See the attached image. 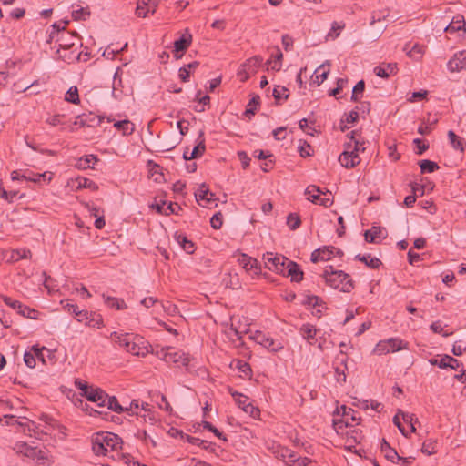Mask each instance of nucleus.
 <instances>
[{
  "label": "nucleus",
  "mask_w": 466,
  "mask_h": 466,
  "mask_svg": "<svg viewBox=\"0 0 466 466\" xmlns=\"http://www.w3.org/2000/svg\"><path fill=\"white\" fill-rule=\"evenodd\" d=\"M110 338L115 343L132 355L145 356L148 352V348L143 338L137 335L129 333L118 334L114 331L110 334Z\"/></svg>",
  "instance_id": "nucleus-1"
},
{
  "label": "nucleus",
  "mask_w": 466,
  "mask_h": 466,
  "mask_svg": "<svg viewBox=\"0 0 466 466\" xmlns=\"http://www.w3.org/2000/svg\"><path fill=\"white\" fill-rule=\"evenodd\" d=\"M122 439L112 432L100 431L92 439V449L96 455H106L108 449L113 451L122 449Z\"/></svg>",
  "instance_id": "nucleus-2"
},
{
  "label": "nucleus",
  "mask_w": 466,
  "mask_h": 466,
  "mask_svg": "<svg viewBox=\"0 0 466 466\" xmlns=\"http://www.w3.org/2000/svg\"><path fill=\"white\" fill-rule=\"evenodd\" d=\"M322 276L328 285L342 292H350L354 288L350 275L342 270H334L332 266L327 267Z\"/></svg>",
  "instance_id": "nucleus-3"
},
{
  "label": "nucleus",
  "mask_w": 466,
  "mask_h": 466,
  "mask_svg": "<svg viewBox=\"0 0 466 466\" xmlns=\"http://www.w3.org/2000/svg\"><path fill=\"white\" fill-rule=\"evenodd\" d=\"M65 25L68 24V21H64ZM58 48L61 50L67 51L76 47L77 45L82 46L80 42V36L76 32H68L66 30V25L61 27V33L58 34L56 38Z\"/></svg>",
  "instance_id": "nucleus-4"
},
{
  "label": "nucleus",
  "mask_w": 466,
  "mask_h": 466,
  "mask_svg": "<svg viewBox=\"0 0 466 466\" xmlns=\"http://www.w3.org/2000/svg\"><path fill=\"white\" fill-rule=\"evenodd\" d=\"M13 449L17 454H22L33 460L44 461L47 459L44 451L37 449V447L29 446L26 442L18 441L15 443Z\"/></svg>",
  "instance_id": "nucleus-5"
},
{
  "label": "nucleus",
  "mask_w": 466,
  "mask_h": 466,
  "mask_svg": "<svg viewBox=\"0 0 466 466\" xmlns=\"http://www.w3.org/2000/svg\"><path fill=\"white\" fill-rule=\"evenodd\" d=\"M250 339H253L256 343L263 346L264 348L272 352H278L283 348L279 341L275 340L273 338L269 336H267L260 330H256L250 336Z\"/></svg>",
  "instance_id": "nucleus-6"
},
{
  "label": "nucleus",
  "mask_w": 466,
  "mask_h": 466,
  "mask_svg": "<svg viewBox=\"0 0 466 466\" xmlns=\"http://www.w3.org/2000/svg\"><path fill=\"white\" fill-rule=\"evenodd\" d=\"M3 301L5 305L9 306L10 308L15 309L18 314H20L23 317L36 319L38 312L33 309H30L29 307L22 304L20 301L16 299H13L10 297L5 296L3 298Z\"/></svg>",
  "instance_id": "nucleus-7"
},
{
  "label": "nucleus",
  "mask_w": 466,
  "mask_h": 466,
  "mask_svg": "<svg viewBox=\"0 0 466 466\" xmlns=\"http://www.w3.org/2000/svg\"><path fill=\"white\" fill-rule=\"evenodd\" d=\"M350 148L351 144H347L346 149L340 154L339 157V161L340 162L341 166L347 168H352L360 162L359 155L354 151H350Z\"/></svg>",
  "instance_id": "nucleus-8"
},
{
  "label": "nucleus",
  "mask_w": 466,
  "mask_h": 466,
  "mask_svg": "<svg viewBox=\"0 0 466 466\" xmlns=\"http://www.w3.org/2000/svg\"><path fill=\"white\" fill-rule=\"evenodd\" d=\"M158 5L159 0H138L136 15L139 17H146L149 13L155 14Z\"/></svg>",
  "instance_id": "nucleus-9"
},
{
  "label": "nucleus",
  "mask_w": 466,
  "mask_h": 466,
  "mask_svg": "<svg viewBox=\"0 0 466 466\" xmlns=\"http://www.w3.org/2000/svg\"><path fill=\"white\" fill-rule=\"evenodd\" d=\"M196 200L198 204L207 207L208 204L214 202L216 198L214 194L209 191L208 186L203 183L199 186L198 191L195 193Z\"/></svg>",
  "instance_id": "nucleus-10"
},
{
  "label": "nucleus",
  "mask_w": 466,
  "mask_h": 466,
  "mask_svg": "<svg viewBox=\"0 0 466 466\" xmlns=\"http://www.w3.org/2000/svg\"><path fill=\"white\" fill-rule=\"evenodd\" d=\"M448 69L451 72H459L466 69V51L456 53L447 64Z\"/></svg>",
  "instance_id": "nucleus-11"
},
{
  "label": "nucleus",
  "mask_w": 466,
  "mask_h": 466,
  "mask_svg": "<svg viewBox=\"0 0 466 466\" xmlns=\"http://www.w3.org/2000/svg\"><path fill=\"white\" fill-rule=\"evenodd\" d=\"M87 400L95 402L98 407H105V400L107 393L100 388L92 387L84 396Z\"/></svg>",
  "instance_id": "nucleus-12"
},
{
  "label": "nucleus",
  "mask_w": 466,
  "mask_h": 466,
  "mask_svg": "<svg viewBox=\"0 0 466 466\" xmlns=\"http://www.w3.org/2000/svg\"><path fill=\"white\" fill-rule=\"evenodd\" d=\"M263 59L260 56H254L250 58H248L243 65L242 69L238 71V75H242L243 73L246 74V76L242 78V81L247 80L248 77V72H256V69L260 66Z\"/></svg>",
  "instance_id": "nucleus-13"
},
{
  "label": "nucleus",
  "mask_w": 466,
  "mask_h": 466,
  "mask_svg": "<svg viewBox=\"0 0 466 466\" xmlns=\"http://www.w3.org/2000/svg\"><path fill=\"white\" fill-rule=\"evenodd\" d=\"M57 59H60L67 64L79 61L81 59L82 52H77V46L67 51L57 49L56 52Z\"/></svg>",
  "instance_id": "nucleus-14"
},
{
  "label": "nucleus",
  "mask_w": 466,
  "mask_h": 466,
  "mask_svg": "<svg viewBox=\"0 0 466 466\" xmlns=\"http://www.w3.org/2000/svg\"><path fill=\"white\" fill-rule=\"evenodd\" d=\"M380 451L384 454V457L392 463H398L401 459L396 450L391 448L390 443L385 439H383L381 441Z\"/></svg>",
  "instance_id": "nucleus-15"
},
{
  "label": "nucleus",
  "mask_w": 466,
  "mask_h": 466,
  "mask_svg": "<svg viewBox=\"0 0 466 466\" xmlns=\"http://www.w3.org/2000/svg\"><path fill=\"white\" fill-rule=\"evenodd\" d=\"M238 262L246 271L255 269V274H258L260 268L258 267V260L247 254L242 253L238 258Z\"/></svg>",
  "instance_id": "nucleus-16"
},
{
  "label": "nucleus",
  "mask_w": 466,
  "mask_h": 466,
  "mask_svg": "<svg viewBox=\"0 0 466 466\" xmlns=\"http://www.w3.org/2000/svg\"><path fill=\"white\" fill-rule=\"evenodd\" d=\"M374 73L380 77L388 78L390 76L397 73V64H382L374 68Z\"/></svg>",
  "instance_id": "nucleus-17"
},
{
  "label": "nucleus",
  "mask_w": 466,
  "mask_h": 466,
  "mask_svg": "<svg viewBox=\"0 0 466 466\" xmlns=\"http://www.w3.org/2000/svg\"><path fill=\"white\" fill-rule=\"evenodd\" d=\"M263 259L266 268L271 271H275L279 261H286L287 258L282 255L274 254L272 252H267L263 255Z\"/></svg>",
  "instance_id": "nucleus-18"
},
{
  "label": "nucleus",
  "mask_w": 466,
  "mask_h": 466,
  "mask_svg": "<svg viewBox=\"0 0 466 466\" xmlns=\"http://www.w3.org/2000/svg\"><path fill=\"white\" fill-rule=\"evenodd\" d=\"M385 229L380 227L373 226L370 229H368L364 233L365 240L369 243H376L377 238H385Z\"/></svg>",
  "instance_id": "nucleus-19"
},
{
  "label": "nucleus",
  "mask_w": 466,
  "mask_h": 466,
  "mask_svg": "<svg viewBox=\"0 0 466 466\" xmlns=\"http://www.w3.org/2000/svg\"><path fill=\"white\" fill-rule=\"evenodd\" d=\"M461 30H463L464 33L466 32L464 17L461 15L454 16L452 21L444 29L447 33H455Z\"/></svg>",
  "instance_id": "nucleus-20"
},
{
  "label": "nucleus",
  "mask_w": 466,
  "mask_h": 466,
  "mask_svg": "<svg viewBox=\"0 0 466 466\" xmlns=\"http://www.w3.org/2000/svg\"><path fill=\"white\" fill-rule=\"evenodd\" d=\"M287 270L286 276H289L291 281L300 282L303 279L304 273L296 262H289V268Z\"/></svg>",
  "instance_id": "nucleus-21"
},
{
  "label": "nucleus",
  "mask_w": 466,
  "mask_h": 466,
  "mask_svg": "<svg viewBox=\"0 0 466 466\" xmlns=\"http://www.w3.org/2000/svg\"><path fill=\"white\" fill-rule=\"evenodd\" d=\"M185 35H183L179 39L174 42V48L176 52H185L187 47L190 46L192 42V35L188 33V30H186Z\"/></svg>",
  "instance_id": "nucleus-22"
},
{
  "label": "nucleus",
  "mask_w": 466,
  "mask_h": 466,
  "mask_svg": "<svg viewBox=\"0 0 466 466\" xmlns=\"http://www.w3.org/2000/svg\"><path fill=\"white\" fill-rule=\"evenodd\" d=\"M175 239L180 245V247L187 253L193 254L195 251L194 243L189 240L185 235L177 232L174 235Z\"/></svg>",
  "instance_id": "nucleus-23"
},
{
  "label": "nucleus",
  "mask_w": 466,
  "mask_h": 466,
  "mask_svg": "<svg viewBox=\"0 0 466 466\" xmlns=\"http://www.w3.org/2000/svg\"><path fill=\"white\" fill-rule=\"evenodd\" d=\"M355 259L363 262L367 267L377 269L382 264L378 258H372L370 254H358L355 256Z\"/></svg>",
  "instance_id": "nucleus-24"
},
{
  "label": "nucleus",
  "mask_w": 466,
  "mask_h": 466,
  "mask_svg": "<svg viewBox=\"0 0 466 466\" xmlns=\"http://www.w3.org/2000/svg\"><path fill=\"white\" fill-rule=\"evenodd\" d=\"M447 135L452 148L463 153L466 145L464 139L457 136L452 130H449Z\"/></svg>",
  "instance_id": "nucleus-25"
},
{
  "label": "nucleus",
  "mask_w": 466,
  "mask_h": 466,
  "mask_svg": "<svg viewBox=\"0 0 466 466\" xmlns=\"http://www.w3.org/2000/svg\"><path fill=\"white\" fill-rule=\"evenodd\" d=\"M463 366V364L458 360L457 359L450 356V355H442V361H441V369H451V370H459Z\"/></svg>",
  "instance_id": "nucleus-26"
},
{
  "label": "nucleus",
  "mask_w": 466,
  "mask_h": 466,
  "mask_svg": "<svg viewBox=\"0 0 466 466\" xmlns=\"http://www.w3.org/2000/svg\"><path fill=\"white\" fill-rule=\"evenodd\" d=\"M206 150L204 132L200 131L198 137V144L193 148L190 158H198L200 157Z\"/></svg>",
  "instance_id": "nucleus-27"
},
{
  "label": "nucleus",
  "mask_w": 466,
  "mask_h": 466,
  "mask_svg": "<svg viewBox=\"0 0 466 466\" xmlns=\"http://www.w3.org/2000/svg\"><path fill=\"white\" fill-rule=\"evenodd\" d=\"M114 127L118 130L121 131L124 136L130 135L135 130L134 124L127 120H120L114 123Z\"/></svg>",
  "instance_id": "nucleus-28"
},
{
  "label": "nucleus",
  "mask_w": 466,
  "mask_h": 466,
  "mask_svg": "<svg viewBox=\"0 0 466 466\" xmlns=\"http://www.w3.org/2000/svg\"><path fill=\"white\" fill-rule=\"evenodd\" d=\"M103 299L106 305L109 308H113L117 310L127 309V304L123 299L115 297L106 296L105 294H103Z\"/></svg>",
  "instance_id": "nucleus-29"
},
{
  "label": "nucleus",
  "mask_w": 466,
  "mask_h": 466,
  "mask_svg": "<svg viewBox=\"0 0 466 466\" xmlns=\"http://www.w3.org/2000/svg\"><path fill=\"white\" fill-rule=\"evenodd\" d=\"M228 391H229L230 395L234 398L238 408L244 410L245 408L248 407V405L249 403H251L249 401V398L248 396H246L242 393H239L231 388L228 389Z\"/></svg>",
  "instance_id": "nucleus-30"
},
{
  "label": "nucleus",
  "mask_w": 466,
  "mask_h": 466,
  "mask_svg": "<svg viewBox=\"0 0 466 466\" xmlns=\"http://www.w3.org/2000/svg\"><path fill=\"white\" fill-rule=\"evenodd\" d=\"M105 407L116 413H122L125 411V407L118 403L117 399L115 396H109L108 394L105 400Z\"/></svg>",
  "instance_id": "nucleus-31"
},
{
  "label": "nucleus",
  "mask_w": 466,
  "mask_h": 466,
  "mask_svg": "<svg viewBox=\"0 0 466 466\" xmlns=\"http://www.w3.org/2000/svg\"><path fill=\"white\" fill-rule=\"evenodd\" d=\"M419 166H420V172L422 174H424V173H433V172L437 171L440 168L439 165L436 162L429 160V159L420 160L419 162Z\"/></svg>",
  "instance_id": "nucleus-32"
},
{
  "label": "nucleus",
  "mask_w": 466,
  "mask_h": 466,
  "mask_svg": "<svg viewBox=\"0 0 466 466\" xmlns=\"http://www.w3.org/2000/svg\"><path fill=\"white\" fill-rule=\"evenodd\" d=\"M85 325L90 328L100 329L104 327V320L100 314L96 312H92L89 319L85 322Z\"/></svg>",
  "instance_id": "nucleus-33"
},
{
  "label": "nucleus",
  "mask_w": 466,
  "mask_h": 466,
  "mask_svg": "<svg viewBox=\"0 0 466 466\" xmlns=\"http://www.w3.org/2000/svg\"><path fill=\"white\" fill-rule=\"evenodd\" d=\"M76 182H77L76 189L88 188L92 191L98 190V185L89 178L78 177V178H76Z\"/></svg>",
  "instance_id": "nucleus-34"
},
{
  "label": "nucleus",
  "mask_w": 466,
  "mask_h": 466,
  "mask_svg": "<svg viewBox=\"0 0 466 466\" xmlns=\"http://www.w3.org/2000/svg\"><path fill=\"white\" fill-rule=\"evenodd\" d=\"M300 333L305 339L310 341L315 339L317 330L313 325L304 324L300 328Z\"/></svg>",
  "instance_id": "nucleus-35"
},
{
  "label": "nucleus",
  "mask_w": 466,
  "mask_h": 466,
  "mask_svg": "<svg viewBox=\"0 0 466 466\" xmlns=\"http://www.w3.org/2000/svg\"><path fill=\"white\" fill-rule=\"evenodd\" d=\"M260 97L258 95H256L253 96L248 105V108L245 110L244 115L250 118L252 116H254L257 112V106L259 105Z\"/></svg>",
  "instance_id": "nucleus-36"
},
{
  "label": "nucleus",
  "mask_w": 466,
  "mask_h": 466,
  "mask_svg": "<svg viewBox=\"0 0 466 466\" xmlns=\"http://www.w3.org/2000/svg\"><path fill=\"white\" fill-rule=\"evenodd\" d=\"M319 193L322 192L320 191L319 187H316L314 185L309 186L305 191V194L308 196L307 199L316 204L318 203L320 198Z\"/></svg>",
  "instance_id": "nucleus-37"
},
{
  "label": "nucleus",
  "mask_w": 466,
  "mask_h": 466,
  "mask_svg": "<svg viewBox=\"0 0 466 466\" xmlns=\"http://www.w3.org/2000/svg\"><path fill=\"white\" fill-rule=\"evenodd\" d=\"M320 251H321V260L322 261H327V260L331 259V258L334 256L335 253L342 255V252L340 249L333 248V247L320 248Z\"/></svg>",
  "instance_id": "nucleus-38"
},
{
  "label": "nucleus",
  "mask_w": 466,
  "mask_h": 466,
  "mask_svg": "<svg viewBox=\"0 0 466 466\" xmlns=\"http://www.w3.org/2000/svg\"><path fill=\"white\" fill-rule=\"evenodd\" d=\"M84 116V121L86 124V127H96V126H99L103 120L102 117L96 116V115H94L92 113H89V114H83Z\"/></svg>",
  "instance_id": "nucleus-39"
},
{
  "label": "nucleus",
  "mask_w": 466,
  "mask_h": 466,
  "mask_svg": "<svg viewBox=\"0 0 466 466\" xmlns=\"http://www.w3.org/2000/svg\"><path fill=\"white\" fill-rule=\"evenodd\" d=\"M345 27V24L344 23H338V22H333L332 25H331V28H330V31L328 33L327 36H326V39L328 40L329 38H331V39H336L339 35H340V31L342 29H344Z\"/></svg>",
  "instance_id": "nucleus-40"
},
{
  "label": "nucleus",
  "mask_w": 466,
  "mask_h": 466,
  "mask_svg": "<svg viewBox=\"0 0 466 466\" xmlns=\"http://www.w3.org/2000/svg\"><path fill=\"white\" fill-rule=\"evenodd\" d=\"M66 101L72 103V104H79L80 99L78 96V89L76 86H71L68 91L66 93L65 96Z\"/></svg>",
  "instance_id": "nucleus-41"
},
{
  "label": "nucleus",
  "mask_w": 466,
  "mask_h": 466,
  "mask_svg": "<svg viewBox=\"0 0 466 466\" xmlns=\"http://www.w3.org/2000/svg\"><path fill=\"white\" fill-rule=\"evenodd\" d=\"M275 100L277 103L279 102L280 98H284L285 100H287L289 98V90L288 88H286L285 86H277L274 89H273V93H272Z\"/></svg>",
  "instance_id": "nucleus-42"
},
{
  "label": "nucleus",
  "mask_w": 466,
  "mask_h": 466,
  "mask_svg": "<svg viewBox=\"0 0 466 466\" xmlns=\"http://www.w3.org/2000/svg\"><path fill=\"white\" fill-rule=\"evenodd\" d=\"M301 224L299 216L296 213H290L287 217V225L291 230H296Z\"/></svg>",
  "instance_id": "nucleus-43"
},
{
  "label": "nucleus",
  "mask_w": 466,
  "mask_h": 466,
  "mask_svg": "<svg viewBox=\"0 0 466 466\" xmlns=\"http://www.w3.org/2000/svg\"><path fill=\"white\" fill-rule=\"evenodd\" d=\"M338 413L341 414L343 417H346L347 419L350 418L352 421L360 420V418H357L356 416V411L353 409L347 407L345 405H342L340 409L338 410Z\"/></svg>",
  "instance_id": "nucleus-44"
},
{
  "label": "nucleus",
  "mask_w": 466,
  "mask_h": 466,
  "mask_svg": "<svg viewBox=\"0 0 466 466\" xmlns=\"http://www.w3.org/2000/svg\"><path fill=\"white\" fill-rule=\"evenodd\" d=\"M436 443L432 440L425 441L421 447V451L427 455H432L437 452Z\"/></svg>",
  "instance_id": "nucleus-45"
},
{
  "label": "nucleus",
  "mask_w": 466,
  "mask_h": 466,
  "mask_svg": "<svg viewBox=\"0 0 466 466\" xmlns=\"http://www.w3.org/2000/svg\"><path fill=\"white\" fill-rule=\"evenodd\" d=\"M299 152L300 157H307L312 155L313 149L311 146L306 141H299Z\"/></svg>",
  "instance_id": "nucleus-46"
},
{
  "label": "nucleus",
  "mask_w": 466,
  "mask_h": 466,
  "mask_svg": "<svg viewBox=\"0 0 466 466\" xmlns=\"http://www.w3.org/2000/svg\"><path fill=\"white\" fill-rule=\"evenodd\" d=\"M359 119V113L358 111L356 110H352L350 111L347 116H346V118L345 119H341L340 123H341V127H340V129L341 131H345L348 127L343 125L344 122L346 123H354L356 122L357 120Z\"/></svg>",
  "instance_id": "nucleus-47"
},
{
  "label": "nucleus",
  "mask_w": 466,
  "mask_h": 466,
  "mask_svg": "<svg viewBox=\"0 0 466 466\" xmlns=\"http://www.w3.org/2000/svg\"><path fill=\"white\" fill-rule=\"evenodd\" d=\"M61 27L62 26H60V25L57 23H54L51 25V30L48 31V38L46 39V43L50 44L54 40L56 42L57 35L61 33Z\"/></svg>",
  "instance_id": "nucleus-48"
},
{
  "label": "nucleus",
  "mask_w": 466,
  "mask_h": 466,
  "mask_svg": "<svg viewBox=\"0 0 466 466\" xmlns=\"http://www.w3.org/2000/svg\"><path fill=\"white\" fill-rule=\"evenodd\" d=\"M403 421L410 426V431L412 432H415L416 428L415 424L418 422V419L415 418L414 414L407 413V412H401Z\"/></svg>",
  "instance_id": "nucleus-49"
},
{
  "label": "nucleus",
  "mask_w": 466,
  "mask_h": 466,
  "mask_svg": "<svg viewBox=\"0 0 466 466\" xmlns=\"http://www.w3.org/2000/svg\"><path fill=\"white\" fill-rule=\"evenodd\" d=\"M90 12L87 8L80 7L79 9L72 12V17L74 20H86L89 17Z\"/></svg>",
  "instance_id": "nucleus-50"
},
{
  "label": "nucleus",
  "mask_w": 466,
  "mask_h": 466,
  "mask_svg": "<svg viewBox=\"0 0 466 466\" xmlns=\"http://www.w3.org/2000/svg\"><path fill=\"white\" fill-rule=\"evenodd\" d=\"M236 362V368L243 374L245 375H251L252 373V370H251V367L250 365L244 361V360H235Z\"/></svg>",
  "instance_id": "nucleus-51"
},
{
  "label": "nucleus",
  "mask_w": 466,
  "mask_h": 466,
  "mask_svg": "<svg viewBox=\"0 0 466 466\" xmlns=\"http://www.w3.org/2000/svg\"><path fill=\"white\" fill-rule=\"evenodd\" d=\"M387 342H388V347H389L390 352V351L395 352V351L400 350L404 348L402 346L403 341L400 339H389L387 340Z\"/></svg>",
  "instance_id": "nucleus-52"
},
{
  "label": "nucleus",
  "mask_w": 466,
  "mask_h": 466,
  "mask_svg": "<svg viewBox=\"0 0 466 466\" xmlns=\"http://www.w3.org/2000/svg\"><path fill=\"white\" fill-rule=\"evenodd\" d=\"M423 54V46L420 45H414L411 49L407 51V55L414 59H419Z\"/></svg>",
  "instance_id": "nucleus-53"
},
{
  "label": "nucleus",
  "mask_w": 466,
  "mask_h": 466,
  "mask_svg": "<svg viewBox=\"0 0 466 466\" xmlns=\"http://www.w3.org/2000/svg\"><path fill=\"white\" fill-rule=\"evenodd\" d=\"M61 304L63 305V308L69 313H72L76 316V313L79 311V308L76 304H74L71 300L66 299L61 301Z\"/></svg>",
  "instance_id": "nucleus-54"
},
{
  "label": "nucleus",
  "mask_w": 466,
  "mask_h": 466,
  "mask_svg": "<svg viewBox=\"0 0 466 466\" xmlns=\"http://www.w3.org/2000/svg\"><path fill=\"white\" fill-rule=\"evenodd\" d=\"M210 224L214 229H219L222 227L223 222L221 212H218L213 215V217L210 218Z\"/></svg>",
  "instance_id": "nucleus-55"
},
{
  "label": "nucleus",
  "mask_w": 466,
  "mask_h": 466,
  "mask_svg": "<svg viewBox=\"0 0 466 466\" xmlns=\"http://www.w3.org/2000/svg\"><path fill=\"white\" fill-rule=\"evenodd\" d=\"M430 328L434 333L442 334L443 337H449L452 334V332H444L439 320L432 322Z\"/></svg>",
  "instance_id": "nucleus-56"
},
{
  "label": "nucleus",
  "mask_w": 466,
  "mask_h": 466,
  "mask_svg": "<svg viewBox=\"0 0 466 466\" xmlns=\"http://www.w3.org/2000/svg\"><path fill=\"white\" fill-rule=\"evenodd\" d=\"M289 262H292V260L289 259L288 258L286 261H279L275 272L286 276L288 271L287 269L289 268Z\"/></svg>",
  "instance_id": "nucleus-57"
},
{
  "label": "nucleus",
  "mask_w": 466,
  "mask_h": 466,
  "mask_svg": "<svg viewBox=\"0 0 466 466\" xmlns=\"http://www.w3.org/2000/svg\"><path fill=\"white\" fill-rule=\"evenodd\" d=\"M157 397L160 399V402H157L159 408L165 410L169 413L172 412V407L167 401L166 396L163 394H157Z\"/></svg>",
  "instance_id": "nucleus-58"
},
{
  "label": "nucleus",
  "mask_w": 466,
  "mask_h": 466,
  "mask_svg": "<svg viewBox=\"0 0 466 466\" xmlns=\"http://www.w3.org/2000/svg\"><path fill=\"white\" fill-rule=\"evenodd\" d=\"M413 144L417 146V155H422L429 148V145L423 143V140L420 138H415Z\"/></svg>",
  "instance_id": "nucleus-59"
},
{
  "label": "nucleus",
  "mask_w": 466,
  "mask_h": 466,
  "mask_svg": "<svg viewBox=\"0 0 466 466\" xmlns=\"http://www.w3.org/2000/svg\"><path fill=\"white\" fill-rule=\"evenodd\" d=\"M281 456L284 459H286V458L288 459L287 462L294 463V462L298 461L297 454L291 450L285 449L284 451H282Z\"/></svg>",
  "instance_id": "nucleus-60"
},
{
  "label": "nucleus",
  "mask_w": 466,
  "mask_h": 466,
  "mask_svg": "<svg viewBox=\"0 0 466 466\" xmlns=\"http://www.w3.org/2000/svg\"><path fill=\"white\" fill-rule=\"evenodd\" d=\"M246 413L249 414L250 417L256 419L259 416L260 410L258 407H255L252 403H249L247 408L243 410Z\"/></svg>",
  "instance_id": "nucleus-61"
},
{
  "label": "nucleus",
  "mask_w": 466,
  "mask_h": 466,
  "mask_svg": "<svg viewBox=\"0 0 466 466\" xmlns=\"http://www.w3.org/2000/svg\"><path fill=\"white\" fill-rule=\"evenodd\" d=\"M24 361L28 368L33 369L35 367V357L31 352H25L24 354Z\"/></svg>",
  "instance_id": "nucleus-62"
},
{
  "label": "nucleus",
  "mask_w": 466,
  "mask_h": 466,
  "mask_svg": "<svg viewBox=\"0 0 466 466\" xmlns=\"http://www.w3.org/2000/svg\"><path fill=\"white\" fill-rule=\"evenodd\" d=\"M75 385L77 389H79L82 391V395L85 396L86 392H87L93 386H89L87 382L82 380H76Z\"/></svg>",
  "instance_id": "nucleus-63"
},
{
  "label": "nucleus",
  "mask_w": 466,
  "mask_h": 466,
  "mask_svg": "<svg viewBox=\"0 0 466 466\" xmlns=\"http://www.w3.org/2000/svg\"><path fill=\"white\" fill-rule=\"evenodd\" d=\"M91 314L92 312H89L85 309H80L79 311H77V313H76V318L78 322L85 323L89 319Z\"/></svg>",
  "instance_id": "nucleus-64"
}]
</instances>
